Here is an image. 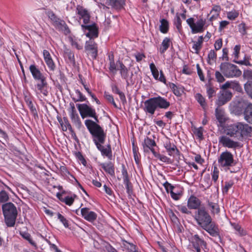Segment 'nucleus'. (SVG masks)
<instances>
[{
    "instance_id": "38",
    "label": "nucleus",
    "mask_w": 252,
    "mask_h": 252,
    "mask_svg": "<svg viewBox=\"0 0 252 252\" xmlns=\"http://www.w3.org/2000/svg\"><path fill=\"white\" fill-rule=\"evenodd\" d=\"M244 88L247 94L252 98V82L248 81L245 84Z\"/></svg>"
},
{
    "instance_id": "27",
    "label": "nucleus",
    "mask_w": 252,
    "mask_h": 252,
    "mask_svg": "<svg viewBox=\"0 0 252 252\" xmlns=\"http://www.w3.org/2000/svg\"><path fill=\"white\" fill-rule=\"evenodd\" d=\"M215 115L220 123L223 124L225 122L226 119L224 112L222 109H219L218 108H216L215 110Z\"/></svg>"
},
{
    "instance_id": "10",
    "label": "nucleus",
    "mask_w": 252,
    "mask_h": 252,
    "mask_svg": "<svg viewBox=\"0 0 252 252\" xmlns=\"http://www.w3.org/2000/svg\"><path fill=\"white\" fill-rule=\"evenodd\" d=\"M232 94L227 90H222L220 92L217 101V104L219 106H221L230 100Z\"/></svg>"
},
{
    "instance_id": "25",
    "label": "nucleus",
    "mask_w": 252,
    "mask_h": 252,
    "mask_svg": "<svg viewBox=\"0 0 252 252\" xmlns=\"http://www.w3.org/2000/svg\"><path fill=\"white\" fill-rule=\"evenodd\" d=\"M244 118L247 122L252 124V104L249 105L245 109Z\"/></svg>"
},
{
    "instance_id": "34",
    "label": "nucleus",
    "mask_w": 252,
    "mask_h": 252,
    "mask_svg": "<svg viewBox=\"0 0 252 252\" xmlns=\"http://www.w3.org/2000/svg\"><path fill=\"white\" fill-rule=\"evenodd\" d=\"M203 36H200L198 37V40L196 42H194V44L193 45L192 48L194 49L195 51V52L196 53H198V51L200 50V49L201 47V44L203 42Z\"/></svg>"
},
{
    "instance_id": "9",
    "label": "nucleus",
    "mask_w": 252,
    "mask_h": 252,
    "mask_svg": "<svg viewBox=\"0 0 252 252\" xmlns=\"http://www.w3.org/2000/svg\"><path fill=\"white\" fill-rule=\"evenodd\" d=\"M233 161V155L228 152L222 153L218 159L219 164L222 167L231 166Z\"/></svg>"
},
{
    "instance_id": "26",
    "label": "nucleus",
    "mask_w": 252,
    "mask_h": 252,
    "mask_svg": "<svg viewBox=\"0 0 252 252\" xmlns=\"http://www.w3.org/2000/svg\"><path fill=\"white\" fill-rule=\"evenodd\" d=\"M117 70L120 71V73L123 77L126 79L128 76V69L125 65L120 61L117 62Z\"/></svg>"
},
{
    "instance_id": "35",
    "label": "nucleus",
    "mask_w": 252,
    "mask_h": 252,
    "mask_svg": "<svg viewBox=\"0 0 252 252\" xmlns=\"http://www.w3.org/2000/svg\"><path fill=\"white\" fill-rule=\"evenodd\" d=\"M217 55L214 50H211L208 55V63L210 64H213L216 59Z\"/></svg>"
},
{
    "instance_id": "18",
    "label": "nucleus",
    "mask_w": 252,
    "mask_h": 252,
    "mask_svg": "<svg viewBox=\"0 0 252 252\" xmlns=\"http://www.w3.org/2000/svg\"><path fill=\"white\" fill-rule=\"evenodd\" d=\"M43 54L44 61L49 69L51 71H54L55 69L56 65L51 58L50 54L48 51L45 50L43 51Z\"/></svg>"
},
{
    "instance_id": "48",
    "label": "nucleus",
    "mask_w": 252,
    "mask_h": 252,
    "mask_svg": "<svg viewBox=\"0 0 252 252\" xmlns=\"http://www.w3.org/2000/svg\"><path fill=\"white\" fill-rule=\"evenodd\" d=\"M171 87L172 88L174 94L177 96H180L181 95V91L179 90L177 87L174 84H172Z\"/></svg>"
},
{
    "instance_id": "54",
    "label": "nucleus",
    "mask_w": 252,
    "mask_h": 252,
    "mask_svg": "<svg viewBox=\"0 0 252 252\" xmlns=\"http://www.w3.org/2000/svg\"><path fill=\"white\" fill-rule=\"evenodd\" d=\"M214 46L216 50L220 49L222 46V40L221 39H218L216 41Z\"/></svg>"
},
{
    "instance_id": "60",
    "label": "nucleus",
    "mask_w": 252,
    "mask_h": 252,
    "mask_svg": "<svg viewBox=\"0 0 252 252\" xmlns=\"http://www.w3.org/2000/svg\"><path fill=\"white\" fill-rule=\"evenodd\" d=\"M49 18L52 21L53 24L57 21L59 18H58L53 12H50L48 14Z\"/></svg>"
},
{
    "instance_id": "31",
    "label": "nucleus",
    "mask_w": 252,
    "mask_h": 252,
    "mask_svg": "<svg viewBox=\"0 0 252 252\" xmlns=\"http://www.w3.org/2000/svg\"><path fill=\"white\" fill-rule=\"evenodd\" d=\"M123 245V247L127 251V252H135V246L133 244L124 241Z\"/></svg>"
},
{
    "instance_id": "64",
    "label": "nucleus",
    "mask_w": 252,
    "mask_h": 252,
    "mask_svg": "<svg viewBox=\"0 0 252 252\" xmlns=\"http://www.w3.org/2000/svg\"><path fill=\"white\" fill-rule=\"evenodd\" d=\"M76 94L79 96V98L77 99V101H83L86 100V98L85 96L83 95V94H81V93L80 91H76Z\"/></svg>"
},
{
    "instance_id": "29",
    "label": "nucleus",
    "mask_w": 252,
    "mask_h": 252,
    "mask_svg": "<svg viewBox=\"0 0 252 252\" xmlns=\"http://www.w3.org/2000/svg\"><path fill=\"white\" fill-rule=\"evenodd\" d=\"M101 167L107 173L112 175L114 174V166L112 163H102Z\"/></svg>"
},
{
    "instance_id": "37",
    "label": "nucleus",
    "mask_w": 252,
    "mask_h": 252,
    "mask_svg": "<svg viewBox=\"0 0 252 252\" xmlns=\"http://www.w3.org/2000/svg\"><path fill=\"white\" fill-rule=\"evenodd\" d=\"M210 209L212 213L214 214H218L220 212V208L217 204L214 203H209Z\"/></svg>"
},
{
    "instance_id": "1",
    "label": "nucleus",
    "mask_w": 252,
    "mask_h": 252,
    "mask_svg": "<svg viewBox=\"0 0 252 252\" xmlns=\"http://www.w3.org/2000/svg\"><path fill=\"white\" fill-rule=\"evenodd\" d=\"M194 219L198 224L210 234L213 235L216 232L217 227L212 222L210 216L204 208L201 207L198 209Z\"/></svg>"
},
{
    "instance_id": "21",
    "label": "nucleus",
    "mask_w": 252,
    "mask_h": 252,
    "mask_svg": "<svg viewBox=\"0 0 252 252\" xmlns=\"http://www.w3.org/2000/svg\"><path fill=\"white\" fill-rule=\"evenodd\" d=\"M71 106V119L72 122L78 128L80 127L81 123L79 119V116L76 113L75 107L73 104H70Z\"/></svg>"
},
{
    "instance_id": "62",
    "label": "nucleus",
    "mask_w": 252,
    "mask_h": 252,
    "mask_svg": "<svg viewBox=\"0 0 252 252\" xmlns=\"http://www.w3.org/2000/svg\"><path fill=\"white\" fill-rule=\"evenodd\" d=\"M240 50V46L239 45H236L234 48V55L235 58H238V54Z\"/></svg>"
},
{
    "instance_id": "14",
    "label": "nucleus",
    "mask_w": 252,
    "mask_h": 252,
    "mask_svg": "<svg viewBox=\"0 0 252 252\" xmlns=\"http://www.w3.org/2000/svg\"><path fill=\"white\" fill-rule=\"evenodd\" d=\"M77 13L80 16V18L83 19L84 24L89 23L90 19V15L88 10L83 7L78 5L77 7Z\"/></svg>"
},
{
    "instance_id": "50",
    "label": "nucleus",
    "mask_w": 252,
    "mask_h": 252,
    "mask_svg": "<svg viewBox=\"0 0 252 252\" xmlns=\"http://www.w3.org/2000/svg\"><path fill=\"white\" fill-rule=\"evenodd\" d=\"M202 130L203 129L202 127L195 128L194 133L199 138H201L202 137Z\"/></svg>"
},
{
    "instance_id": "58",
    "label": "nucleus",
    "mask_w": 252,
    "mask_h": 252,
    "mask_svg": "<svg viewBox=\"0 0 252 252\" xmlns=\"http://www.w3.org/2000/svg\"><path fill=\"white\" fill-rule=\"evenodd\" d=\"M74 201V199L71 197H66L64 198L65 203L68 205H71Z\"/></svg>"
},
{
    "instance_id": "30",
    "label": "nucleus",
    "mask_w": 252,
    "mask_h": 252,
    "mask_svg": "<svg viewBox=\"0 0 252 252\" xmlns=\"http://www.w3.org/2000/svg\"><path fill=\"white\" fill-rule=\"evenodd\" d=\"M165 148L170 156H174L178 152L176 147L173 144H166Z\"/></svg>"
},
{
    "instance_id": "44",
    "label": "nucleus",
    "mask_w": 252,
    "mask_h": 252,
    "mask_svg": "<svg viewBox=\"0 0 252 252\" xmlns=\"http://www.w3.org/2000/svg\"><path fill=\"white\" fill-rule=\"evenodd\" d=\"M109 70L110 72L114 74H116L117 70V68H116V65L113 59L112 60H110Z\"/></svg>"
},
{
    "instance_id": "19",
    "label": "nucleus",
    "mask_w": 252,
    "mask_h": 252,
    "mask_svg": "<svg viewBox=\"0 0 252 252\" xmlns=\"http://www.w3.org/2000/svg\"><path fill=\"white\" fill-rule=\"evenodd\" d=\"M53 25L57 29L62 31L65 34H67L69 32V30L67 26L63 20L59 19L57 21H55Z\"/></svg>"
},
{
    "instance_id": "11",
    "label": "nucleus",
    "mask_w": 252,
    "mask_h": 252,
    "mask_svg": "<svg viewBox=\"0 0 252 252\" xmlns=\"http://www.w3.org/2000/svg\"><path fill=\"white\" fill-rule=\"evenodd\" d=\"M85 50L92 57L95 59L97 55V47L96 44L93 41H87Z\"/></svg>"
},
{
    "instance_id": "4",
    "label": "nucleus",
    "mask_w": 252,
    "mask_h": 252,
    "mask_svg": "<svg viewBox=\"0 0 252 252\" xmlns=\"http://www.w3.org/2000/svg\"><path fill=\"white\" fill-rule=\"evenodd\" d=\"M2 209L6 225L9 227L13 226L18 213L16 207L12 203L8 202L3 204Z\"/></svg>"
},
{
    "instance_id": "5",
    "label": "nucleus",
    "mask_w": 252,
    "mask_h": 252,
    "mask_svg": "<svg viewBox=\"0 0 252 252\" xmlns=\"http://www.w3.org/2000/svg\"><path fill=\"white\" fill-rule=\"evenodd\" d=\"M85 124L91 133L96 137L100 143H103L105 135L101 127L91 120H86Z\"/></svg>"
},
{
    "instance_id": "63",
    "label": "nucleus",
    "mask_w": 252,
    "mask_h": 252,
    "mask_svg": "<svg viewBox=\"0 0 252 252\" xmlns=\"http://www.w3.org/2000/svg\"><path fill=\"white\" fill-rule=\"evenodd\" d=\"M231 87V81H227L223 85L221 86V89L222 90H226V89L228 88H230Z\"/></svg>"
},
{
    "instance_id": "15",
    "label": "nucleus",
    "mask_w": 252,
    "mask_h": 252,
    "mask_svg": "<svg viewBox=\"0 0 252 252\" xmlns=\"http://www.w3.org/2000/svg\"><path fill=\"white\" fill-rule=\"evenodd\" d=\"M219 143L223 146L229 148H235L238 146L237 142H234L226 136H222L219 138Z\"/></svg>"
},
{
    "instance_id": "7",
    "label": "nucleus",
    "mask_w": 252,
    "mask_h": 252,
    "mask_svg": "<svg viewBox=\"0 0 252 252\" xmlns=\"http://www.w3.org/2000/svg\"><path fill=\"white\" fill-rule=\"evenodd\" d=\"M77 106L82 118L90 117L94 118L96 122H98L97 117L94 109L86 104H78Z\"/></svg>"
},
{
    "instance_id": "8",
    "label": "nucleus",
    "mask_w": 252,
    "mask_h": 252,
    "mask_svg": "<svg viewBox=\"0 0 252 252\" xmlns=\"http://www.w3.org/2000/svg\"><path fill=\"white\" fill-rule=\"evenodd\" d=\"M187 23L190 27L192 33L202 32L204 31L205 21L202 19H199L194 23V19L190 18L187 20Z\"/></svg>"
},
{
    "instance_id": "6",
    "label": "nucleus",
    "mask_w": 252,
    "mask_h": 252,
    "mask_svg": "<svg viewBox=\"0 0 252 252\" xmlns=\"http://www.w3.org/2000/svg\"><path fill=\"white\" fill-rule=\"evenodd\" d=\"M220 71L227 78L237 77L240 76L241 71L237 66L228 63H224L220 65Z\"/></svg>"
},
{
    "instance_id": "12",
    "label": "nucleus",
    "mask_w": 252,
    "mask_h": 252,
    "mask_svg": "<svg viewBox=\"0 0 252 252\" xmlns=\"http://www.w3.org/2000/svg\"><path fill=\"white\" fill-rule=\"evenodd\" d=\"M82 217L90 222L94 221L97 218V214L93 211H90L88 208H83L81 210Z\"/></svg>"
},
{
    "instance_id": "28",
    "label": "nucleus",
    "mask_w": 252,
    "mask_h": 252,
    "mask_svg": "<svg viewBox=\"0 0 252 252\" xmlns=\"http://www.w3.org/2000/svg\"><path fill=\"white\" fill-rule=\"evenodd\" d=\"M122 173L123 176L124 183L125 184L127 189V192L128 194H130L131 192V189L128 178L127 172L125 168H123Z\"/></svg>"
},
{
    "instance_id": "49",
    "label": "nucleus",
    "mask_w": 252,
    "mask_h": 252,
    "mask_svg": "<svg viewBox=\"0 0 252 252\" xmlns=\"http://www.w3.org/2000/svg\"><path fill=\"white\" fill-rule=\"evenodd\" d=\"M105 97L108 101L111 102L115 107L117 108V106L114 100L113 96L111 95L105 94Z\"/></svg>"
},
{
    "instance_id": "45",
    "label": "nucleus",
    "mask_w": 252,
    "mask_h": 252,
    "mask_svg": "<svg viewBox=\"0 0 252 252\" xmlns=\"http://www.w3.org/2000/svg\"><path fill=\"white\" fill-rule=\"evenodd\" d=\"M243 77L249 81L252 80V71L250 70H245L243 73Z\"/></svg>"
},
{
    "instance_id": "36",
    "label": "nucleus",
    "mask_w": 252,
    "mask_h": 252,
    "mask_svg": "<svg viewBox=\"0 0 252 252\" xmlns=\"http://www.w3.org/2000/svg\"><path fill=\"white\" fill-rule=\"evenodd\" d=\"M220 7L219 5H216L213 6L210 13H212L214 12H215L216 13L213 14L212 16L210 17L211 20L216 18L219 16V12L220 11Z\"/></svg>"
},
{
    "instance_id": "59",
    "label": "nucleus",
    "mask_w": 252,
    "mask_h": 252,
    "mask_svg": "<svg viewBox=\"0 0 252 252\" xmlns=\"http://www.w3.org/2000/svg\"><path fill=\"white\" fill-rule=\"evenodd\" d=\"M176 18L177 19L175 24L178 30H180L181 28V20L180 17L178 15H177Z\"/></svg>"
},
{
    "instance_id": "41",
    "label": "nucleus",
    "mask_w": 252,
    "mask_h": 252,
    "mask_svg": "<svg viewBox=\"0 0 252 252\" xmlns=\"http://www.w3.org/2000/svg\"><path fill=\"white\" fill-rule=\"evenodd\" d=\"M153 154L155 156V157L159 159L162 162H168L169 160V159L167 157L165 156L161 155L159 154H158L155 151H153Z\"/></svg>"
},
{
    "instance_id": "42",
    "label": "nucleus",
    "mask_w": 252,
    "mask_h": 252,
    "mask_svg": "<svg viewBox=\"0 0 252 252\" xmlns=\"http://www.w3.org/2000/svg\"><path fill=\"white\" fill-rule=\"evenodd\" d=\"M195 97L201 106L204 108L206 106L205 98L200 94H196Z\"/></svg>"
},
{
    "instance_id": "16",
    "label": "nucleus",
    "mask_w": 252,
    "mask_h": 252,
    "mask_svg": "<svg viewBox=\"0 0 252 252\" xmlns=\"http://www.w3.org/2000/svg\"><path fill=\"white\" fill-rule=\"evenodd\" d=\"M82 27L89 31V32L86 34V36L91 39L97 37V29L94 25L86 26L82 25Z\"/></svg>"
},
{
    "instance_id": "3",
    "label": "nucleus",
    "mask_w": 252,
    "mask_h": 252,
    "mask_svg": "<svg viewBox=\"0 0 252 252\" xmlns=\"http://www.w3.org/2000/svg\"><path fill=\"white\" fill-rule=\"evenodd\" d=\"M227 135L234 137H242L250 134L252 128L248 124L238 123L228 126L225 129Z\"/></svg>"
},
{
    "instance_id": "46",
    "label": "nucleus",
    "mask_w": 252,
    "mask_h": 252,
    "mask_svg": "<svg viewBox=\"0 0 252 252\" xmlns=\"http://www.w3.org/2000/svg\"><path fill=\"white\" fill-rule=\"evenodd\" d=\"M58 218L63 223V225L65 227H67L68 226V224L67 220L65 218H64L63 216H62L61 214L58 213L57 214Z\"/></svg>"
},
{
    "instance_id": "57",
    "label": "nucleus",
    "mask_w": 252,
    "mask_h": 252,
    "mask_svg": "<svg viewBox=\"0 0 252 252\" xmlns=\"http://www.w3.org/2000/svg\"><path fill=\"white\" fill-rule=\"evenodd\" d=\"M218 177L219 171L217 170V168L216 167H215L213 173L212 174V179L215 182H216L218 180Z\"/></svg>"
},
{
    "instance_id": "17",
    "label": "nucleus",
    "mask_w": 252,
    "mask_h": 252,
    "mask_svg": "<svg viewBox=\"0 0 252 252\" xmlns=\"http://www.w3.org/2000/svg\"><path fill=\"white\" fill-rule=\"evenodd\" d=\"M150 67L155 79L156 80H158L165 84L166 79L163 75L162 72L161 71H160V76L158 77V71L154 63H151L150 65Z\"/></svg>"
},
{
    "instance_id": "40",
    "label": "nucleus",
    "mask_w": 252,
    "mask_h": 252,
    "mask_svg": "<svg viewBox=\"0 0 252 252\" xmlns=\"http://www.w3.org/2000/svg\"><path fill=\"white\" fill-rule=\"evenodd\" d=\"M239 15V12L236 10H233L227 13V17L230 20H233Z\"/></svg>"
},
{
    "instance_id": "22",
    "label": "nucleus",
    "mask_w": 252,
    "mask_h": 252,
    "mask_svg": "<svg viewBox=\"0 0 252 252\" xmlns=\"http://www.w3.org/2000/svg\"><path fill=\"white\" fill-rule=\"evenodd\" d=\"M30 70L32 74V76L35 80H40L46 78L41 73L40 71L34 65H30Z\"/></svg>"
},
{
    "instance_id": "56",
    "label": "nucleus",
    "mask_w": 252,
    "mask_h": 252,
    "mask_svg": "<svg viewBox=\"0 0 252 252\" xmlns=\"http://www.w3.org/2000/svg\"><path fill=\"white\" fill-rule=\"evenodd\" d=\"M164 186L167 192H170V191H173V189H174V187L167 182L165 183L164 184Z\"/></svg>"
},
{
    "instance_id": "39",
    "label": "nucleus",
    "mask_w": 252,
    "mask_h": 252,
    "mask_svg": "<svg viewBox=\"0 0 252 252\" xmlns=\"http://www.w3.org/2000/svg\"><path fill=\"white\" fill-rule=\"evenodd\" d=\"M8 194L4 190L0 192V203L5 202L9 200Z\"/></svg>"
},
{
    "instance_id": "32",
    "label": "nucleus",
    "mask_w": 252,
    "mask_h": 252,
    "mask_svg": "<svg viewBox=\"0 0 252 252\" xmlns=\"http://www.w3.org/2000/svg\"><path fill=\"white\" fill-rule=\"evenodd\" d=\"M170 39L168 38H165L161 44L160 51L161 53H164L170 46Z\"/></svg>"
},
{
    "instance_id": "52",
    "label": "nucleus",
    "mask_w": 252,
    "mask_h": 252,
    "mask_svg": "<svg viewBox=\"0 0 252 252\" xmlns=\"http://www.w3.org/2000/svg\"><path fill=\"white\" fill-rule=\"evenodd\" d=\"M63 130L66 131L67 128L71 129V125L67 121H65V124L61 123Z\"/></svg>"
},
{
    "instance_id": "61",
    "label": "nucleus",
    "mask_w": 252,
    "mask_h": 252,
    "mask_svg": "<svg viewBox=\"0 0 252 252\" xmlns=\"http://www.w3.org/2000/svg\"><path fill=\"white\" fill-rule=\"evenodd\" d=\"M178 209L184 213L189 214L190 212L188 211L187 208L185 206H178Z\"/></svg>"
},
{
    "instance_id": "33",
    "label": "nucleus",
    "mask_w": 252,
    "mask_h": 252,
    "mask_svg": "<svg viewBox=\"0 0 252 252\" xmlns=\"http://www.w3.org/2000/svg\"><path fill=\"white\" fill-rule=\"evenodd\" d=\"M161 25L159 27L160 31L162 33H166L168 30V23L165 19H162L160 21Z\"/></svg>"
},
{
    "instance_id": "23",
    "label": "nucleus",
    "mask_w": 252,
    "mask_h": 252,
    "mask_svg": "<svg viewBox=\"0 0 252 252\" xmlns=\"http://www.w3.org/2000/svg\"><path fill=\"white\" fill-rule=\"evenodd\" d=\"M39 81L40 82L38 83L36 85L37 90L44 96H46L47 95L48 92L46 90L47 83L46 81V78H44L43 80H40Z\"/></svg>"
},
{
    "instance_id": "53",
    "label": "nucleus",
    "mask_w": 252,
    "mask_h": 252,
    "mask_svg": "<svg viewBox=\"0 0 252 252\" xmlns=\"http://www.w3.org/2000/svg\"><path fill=\"white\" fill-rule=\"evenodd\" d=\"M234 228L236 231L238 232L240 235H244L246 234V232L243 229H242L241 226L239 225H235L234 226Z\"/></svg>"
},
{
    "instance_id": "20",
    "label": "nucleus",
    "mask_w": 252,
    "mask_h": 252,
    "mask_svg": "<svg viewBox=\"0 0 252 252\" xmlns=\"http://www.w3.org/2000/svg\"><path fill=\"white\" fill-rule=\"evenodd\" d=\"M142 145L144 152H148L150 150L153 153V151H155L154 147L156 144L154 140L147 137L144 139Z\"/></svg>"
},
{
    "instance_id": "13",
    "label": "nucleus",
    "mask_w": 252,
    "mask_h": 252,
    "mask_svg": "<svg viewBox=\"0 0 252 252\" xmlns=\"http://www.w3.org/2000/svg\"><path fill=\"white\" fill-rule=\"evenodd\" d=\"M192 243L193 247L196 250V252L200 251V247L204 249H206V243L197 235H195L192 237Z\"/></svg>"
},
{
    "instance_id": "2",
    "label": "nucleus",
    "mask_w": 252,
    "mask_h": 252,
    "mask_svg": "<svg viewBox=\"0 0 252 252\" xmlns=\"http://www.w3.org/2000/svg\"><path fill=\"white\" fill-rule=\"evenodd\" d=\"M144 104V111L151 115H153L158 108L165 109L170 106L169 102L161 96L151 98L146 100Z\"/></svg>"
},
{
    "instance_id": "43",
    "label": "nucleus",
    "mask_w": 252,
    "mask_h": 252,
    "mask_svg": "<svg viewBox=\"0 0 252 252\" xmlns=\"http://www.w3.org/2000/svg\"><path fill=\"white\" fill-rule=\"evenodd\" d=\"M230 88L236 90L237 92H241L242 88L238 82L236 81H231V87Z\"/></svg>"
},
{
    "instance_id": "55",
    "label": "nucleus",
    "mask_w": 252,
    "mask_h": 252,
    "mask_svg": "<svg viewBox=\"0 0 252 252\" xmlns=\"http://www.w3.org/2000/svg\"><path fill=\"white\" fill-rule=\"evenodd\" d=\"M233 183L232 182H226L223 189V192H227L228 189L231 188Z\"/></svg>"
},
{
    "instance_id": "47",
    "label": "nucleus",
    "mask_w": 252,
    "mask_h": 252,
    "mask_svg": "<svg viewBox=\"0 0 252 252\" xmlns=\"http://www.w3.org/2000/svg\"><path fill=\"white\" fill-rule=\"evenodd\" d=\"M215 76L218 82L220 83L223 82L225 80L223 75L219 71L216 72Z\"/></svg>"
},
{
    "instance_id": "51",
    "label": "nucleus",
    "mask_w": 252,
    "mask_h": 252,
    "mask_svg": "<svg viewBox=\"0 0 252 252\" xmlns=\"http://www.w3.org/2000/svg\"><path fill=\"white\" fill-rule=\"evenodd\" d=\"M207 93L209 98H211L215 94V90L210 86H207Z\"/></svg>"
},
{
    "instance_id": "24",
    "label": "nucleus",
    "mask_w": 252,
    "mask_h": 252,
    "mask_svg": "<svg viewBox=\"0 0 252 252\" xmlns=\"http://www.w3.org/2000/svg\"><path fill=\"white\" fill-rule=\"evenodd\" d=\"M200 205V200L194 196H191L188 200V206L190 209H197Z\"/></svg>"
}]
</instances>
